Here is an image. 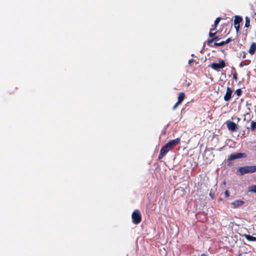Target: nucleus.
<instances>
[{
  "label": "nucleus",
  "instance_id": "473e14b6",
  "mask_svg": "<svg viewBox=\"0 0 256 256\" xmlns=\"http://www.w3.org/2000/svg\"><path fill=\"white\" fill-rule=\"evenodd\" d=\"M246 105H250V106H251V104H248V103L246 104Z\"/></svg>",
  "mask_w": 256,
  "mask_h": 256
},
{
  "label": "nucleus",
  "instance_id": "72a5a7b5",
  "mask_svg": "<svg viewBox=\"0 0 256 256\" xmlns=\"http://www.w3.org/2000/svg\"><path fill=\"white\" fill-rule=\"evenodd\" d=\"M190 84V82L188 83V86H189Z\"/></svg>",
  "mask_w": 256,
  "mask_h": 256
},
{
  "label": "nucleus",
  "instance_id": "6e6552de",
  "mask_svg": "<svg viewBox=\"0 0 256 256\" xmlns=\"http://www.w3.org/2000/svg\"><path fill=\"white\" fill-rule=\"evenodd\" d=\"M232 89L228 86L226 88V93L224 96V100L225 101L228 102L232 98Z\"/></svg>",
  "mask_w": 256,
  "mask_h": 256
},
{
  "label": "nucleus",
  "instance_id": "4be33fe9",
  "mask_svg": "<svg viewBox=\"0 0 256 256\" xmlns=\"http://www.w3.org/2000/svg\"><path fill=\"white\" fill-rule=\"evenodd\" d=\"M220 20V17H218L216 18V20H215L214 22V24H215V26H218Z\"/></svg>",
  "mask_w": 256,
  "mask_h": 256
},
{
  "label": "nucleus",
  "instance_id": "aec40b11",
  "mask_svg": "<svg viewBox=\"0 0 256 256\" xmlns=\"http://www.w3.org/2000/svg\"><path fill=\"white\" fill-rule=\"evenodd\" d=\"M235 93L238 96H240L242 94V90L241 89L238 88L236 90Z\"/></svg>",
  "mask_w": 256,
  "mask_h": 256
},
{
  "label": "nucleus",
  "instance_id": "5701e85b",
  "mask_svg": "<svg viewBox=\"0 0 256 256\" xmlns=\"http://www.w3.org/2000/svg\"><path fill=\"white\" fill-rule=\"evenodd\" d=\"M224 196L226 198H228L230 196V192L228 190H226L224 192Z\"/></svg>",
  "mask_w": 256,
  "mask_h": 256
},
{
  "label": "nucleus",
  "instance_id": "7c9ffc66",
  "mask_svg": "<svg viewBox=\"0 0 256 256\" xmlns=\"http://www.w3.org/2000/svg\"><path fill=\"white\" fill-rule=\"evenodd\" d=\"M210 196L212 198H213L214 194H212L211 192L210 193Z\"/></svg>",
  "mask_w": 256,
  "mask_h": 256
},
{
  "label": "nucleus",
  "instance_id": "1a4fd4ad",
  "mask_svg": "<svg viewBox=\"0 0 256 256\" xmlns=\"http://www.w3.org/2000/svg\"><path fill=\"white\" fill-rule=\"evenodd\" d=\"M256 42H252L248 50V52L252 55L256 52Z\"/></svg>",
  "mask_w": 256,
  "mask_h": 256
},
{
  "label": "nucleus",
  "instance_id": "2eb2a0df",
  "mask_svg": "<svg viewBox=\"0 0 256 256\" xmlns=\"http://www.w3.org/2000/svg\"><path fill=\"white\" fill-rule=\"evenodd\" d=\"M246 238L248 240L256 241V238L250 235H246Z\"/></svg>",
  "mask_w": 256,
  "mask_h": 256
},
{
  "label": "nucleus",
  "instance_id": "412c9836",
  "mask_svg": "<svg viewBox=\"0 0 256 256\" xmlns=\"http://www.w3.org/2000/svg\"><path fill=\"white\" fill-rule=\"evenodd\" d=\"M250 190L251 192L256 193V186H252L250 188Z\"/></svg>",
  "mask_w": 256,
  "mask_h": 256
},
{
  "label": "nucleus",
  "instance_id": "a211bd4d",
  "mask_svg": "<svg viewBox=\"0 0 256 256\" xmlns=\"http://www.w3.org/2000/svg\"><path fill=\"white\" fill-rule=\"evenodd\" d=\"M214 42V40L212 39V38H210V39H208L206 40V43L208 44V46H211V47H214V44L212 45V42Z\"/></svg>",
  "mask_w": 256,
  "mask_h": 256
},
{
  "label": "nucleus",
  "instance_id": "9d476101",
  "mask_svg": "<svg viewBox=\"0 0 256 256\" xmlns=\"http://www.w3.org/2000/svg\"><path fill=\"white\" fill-rule=\"evenodd\" d=\"M244 204V202L242 200H236L232 203L234 208H236L239 206L242 205Z\"/></svg>",
  "mask_w": 256,
  "mask_h": 256
},
{
  "label": "nucleus",
  "instance_id": "20e7f679",
  "mask_svg": "<svg viewBox=\"0 0 256 256\" xmlns=\"http://www.w3.org/2000/svg\"><path fill=\"white\" fill-rule=\"evenodd\" d=\"M238 172L241 176L246 174L253 173L256 172V166H246L240 167Z\"/></svg>",
  "mask_w": 256,
  "mask_h": 256
},
{
  "label": "nucleus",
  "instance_id": "6ab92c4d",
  "mask_svg": "<svg viewBox=\"0 0 256 256\" xmlns=\"http://www.w3.org/2000/svg\"><path fill=\"white\" fill-rule=\"evenodd\" d=\"M256 128V122L252 121L251 122V129L252 130H254Z\"/></svg>",
  "mask_w": 256,
  "mask_h": 256
},
{
  "label": "nucleus",
  "instance_id": "4468645a",
  "mask_svg": "<svg viewBox=\"0 0 256 256\" xmlns=\"http://www.w3.org/2000/svg\"><path fill=\"white\" fill-rule=\"evenodd\" d=\"M246 22H245V27H248L250 26V20L248 16H246L245 18Z\"/></svg>",
  "mask_w": 256,
  "mask_h": 256
},
{
  "label": "nucleus",
  "instance_id": "ddd939ff",
  "mask_svg": "<svg viewBox=\"0 0 256 256\" xmlns=\"http://www.w3.org/2000/svg\"><path fill=\"white\" fill-rule=\"evenodd\" d=\"M242 18L241 16H236L234 20V25L240 24V23L242 21Z\"/></svg>",
  "mask_w": 256,
  "mask_h": 256
},
{
  "label": "nucleus",
  "instance_id": "39448f33",
  "mask_svg": "<svg viewBox=\"0 0 256 256\" xmlns=\"http://www.w3.org/2000/svg\"><path fill=\"white\" fill-rule=\"evenodd\" d=\"M132 222L135 224H139L142 220L141 214L139 210H134L132 214Z\"/></svg>",
  "mask_w": 256,
  "mask_h": 256
},
{
  "label": "nucleus",
  "instance_id": "9b49d317",
  "mask_svg": "<svg viewBox=\"0 0 256 256\" xmlns=\"http://www.w3.org/2000/svg\"><path fill=\"white\" fill-rule=\"evenodd\" d=\"M248 112L244 115V121H246L247 122H249L251 120L250 114L251 110H250V108H248Z\"/></svg>",
  "mask_w": 256,
  "mask_h": 256
},
{
  "label": "nucleus",
  "instance_id": "423d86ee",
  "mask_svg": "<svg viewBox=\"0 0 256 256\" xmlns=\"http://www.w3.org/2000/svg\"><path fill=\"white\" fill-rule=\"evenodd\" d=\"M226 64L224 60H220L218 63L213 62L211 64L210 66L215 70H218L225 67Z\"/></svg>",
  "mask_w": 256,
  "mask_h": 256
},
{
  "label": "nucleus",
  "instance_id": "cd10ccee",
  "mask_svg": "<svg viewBox=\"0 0 256 256\" xmlns=\"http://www.w3.org/2000/svg\"><path fill=\"white\" fill-rule=\"evenodd\" d=\"M212 39L214 41L216 42L218 41L220 39V38L218 36H214V37L212 38Z\"/></svg>",
  "mask_w": 256,
  "mask_h": 256
},
{
  "label": "nucleus",
  "instance_id": "393cba45",
  "mask_svg": "<svg viewBox=\"0 0 256 256\" xmlns=\"http://www.w3.org/2000/svg\"><path fill=\"white\" fill-rule=\"evenodd\" d=\"M217 26H215V24H214L212 26V28L210 29L211 30L216 31Z\"/></svg>",
  "mask_w": 256,
  "mask_h": 256
},
{
  "label": "nucleus",
  "instance_id": "f3484780",
  "mask_svg": "<svg viewBox=\"0 0 256 256\" xmlns=\"http://www.w3.org/2000/svg\"><path fill=\"white\" fill-rule=\"evenodd\" d=\"M216 33H217L216 31H214V30H210V32H209V36L212 38L216 35Z\"/></svg>",
  "mask_w": 256,
  "mask_h": 256
},
{
  "label": "nucleus",
  "instance_id": "bb28decb",
  "mask_svg": "<svg viewBox=\"0 0 256 256\" xmlns=\"http://www.w3.org/2000/svg\"><path fill=\"white\" fill-rule=\"evenodd\" d=\"M232 77H233L234 79L236 80H237L238 77H237V74L236 72H234L232 74Z\"/></svg>",
  "mask_w": 256,
  "mask_h": 256
},
{
  "label": "nucleus",
  "instance_id": "0eeeda50",
  "mask_svg": "<svg viewBox=\"0 0 256 256\" xmlns=\"http://www.w3.org/2000/svg\"><path fill=\"white\" fill-rule=\"evenodd\" d=\"M228 130L231 132H236L238 127L236 123L230 120H227L226 122Z\"/></svg>",
  "mask_w": 256,
  "mask_h": 256
},
{
  "label": "nucleus",
  "instance_id": "a878e982",
  "mask_svg": "<svg viewBox=\"0 0 256 256\" xmlns=\"http://www.w3.org/2000/svg\"><path fill=\"white\" fill-rule=\"evenodd\" d=\"M232 40V38H227L224 42L226 44L229 43Z\"/></svg>",
  "mask_w": 256,
  "mask_h": 256
},
{
  "label": "nucleus",
  "instance_id": "c85d7f7f",
  "mask_svg": "<svg viewBox=\"0 0 256 256\" xmlns=\"http://www.w3.org/2000/svg\"><path fill=\"white\" fill-rule=\"evenodd\" d=\"M234 27L236 30V31L237 32H238L240 28V24L234 25Z\"/></svg>",
  "mask_w": 256,
  "mask_h": 256
},
{
  "label": "nucleus",
  "instance_id": "f8f14e48",
  "mask_svg": "<svg viewBox=\"0 0 256 256\" xmlns=\"http://www.w3.org/2000/svg\"><path fill=\"white\" fill-rule=\"evenodd\" d=\"M185 98V94L183 92H181L178 94V103L182 104V101L184 100Z\"/></svg>",
  "mask_w": 256,
  "mask_h": 256
},
{
  "label": "nucleus",
  "instance_id": "c756f323",
  "mask_svg": "<svg viewBox=\"0 0 256 256\" xmlns=\"http://www.w3.org/2000/svg\"><path fill=\"white\" fill-rule=\"evenodd\" d=\"M242 54H243V55H242V58H245L246 57V52H242Z\"/></svg>",
  "mask_w": 256,
  "mask_h": 256
},
{
  "label": "nucleus",
  "instance_id": "dca6fc26",
  "mask_svg": "<svg viewBox=\"0 0 256 256\" xmlns=\"http://www.w3.org/2000/svg\"><path fill=\"white\" fill-rule=\"evenodd\" d=\"M226 44L225 42L224 41H222L220 42H215L214 44V46H222Z\"/></svg>",
  "mask_w": 256,
  "mask_h": 256
},
{
  "label": "nucleus",
  "instance_id": "f03ea898",
  "mask_svg": "<svg viewBox=\"0 0 256 256\" xmlns=\"http://www.w3.org/2000/svg\"><path fill=\"white\" fill-rule=\"evenodd\" d=\"M180 142V138L170 140L162 148L158 156V159L159 160H162L170 150L179 144Z\"/></svg>",
  "mask_w": 256,
  "mask_h": 256
},
{
  "label": "nucleus",
  "instance_id": "7ed1b4c3",
  "mask_svg": "<svg viewBox=\"0 0 256 256\" xmlns=\"http://www.w3.org/2000/svg\"><path fill=\"white\" fill-rule=\"evenodd\" d=\"M246 157L247 154L246 153L238 152L232 154L228 156V158L226 159V163L228 166H230L232 164V160L236 159L246 158Z\"/></svg>",
  "mask_w": 256,
  "mask_h": 256
},
{
  "label": "nucleus",
  "instance_id": "f704fd0d",
  "mask_svg": "<svg viewBox=\"0 0 256 256\" xmlns=\"http://www.w3.org/2000/svg\"><path fill=\"white\" fill-rule=\"evenodd\" d=\"M126 256H128V255H127Z\"/></svg>",
  "mask_w": 256,
  "mask_h": 256
},
{
  "label": "nucleus",
  "instance_id": "f257e3e1",
  "mask_svg": "<svg viewBox=\"0 0 256 256\" xmlns=\"http://www.w3.org/2000/svg\"><path fill=\"white\" fill-rule=\"evenodd\" d=\"M180 142V138L170 140L162 148L158 156V159L159 160H162L170 150L179 144Z\"/></svg>",
  "mask_w": 256,
  "mask_h": 256
},
{
  "label": "nucleus",
  "instance_id": "b1692460",
  "mask_svg": "<svg viewBox=\"0 0 256 256\" xmlns=\"http://www.w3.org/2000/svg\"><path fill=\"white\" fill-rule=\"evenodd\" d=\"M180 104H181L178 103V102H177L174 106L172 109L174 110H176V108L178 106L180 105Z\"/></svg>",
  "mask_w": 256,
  "mask_h": 256
},
{
  "label": "nucleus",
  "instance_id": "2f4dec72",
  "mask_svg": "<svg viewBox=\"0 0 256 256\" xmlns=\"http://www.w3.org/2000/svg\"><path fill=\"white\" fill-rule=\"evenodd\" d=\"M193 61H194V60H193V59L190 60H189V61H188V63H189L190 64H191Z\"/></svg>",
  "mask_w": 256,
  "mask_h": 256
}]
</instances>
